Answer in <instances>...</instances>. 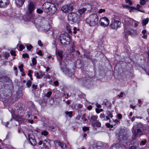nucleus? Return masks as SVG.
<instances>
[{
  "label": "nucleus",
  "mask_w": 149,
  "mask_h": 149,
  "mask_svg": "<svg viewBox=\"0 0 149 149\" xmlns=\"http://www.w3.org/2000/svg\"><path fill=\"white\" fill-rule=\"evenodd\" d=\"M16 117L17 118V119L19 121H24V117L22 116H20L19 115H17L16 116Z\"/></svg>",
  "instance_id": "obj_21"
},
{
  "label": "nucleus",
  "mask_w": 149,
  "mask_h": 149,
  "mask_svg": "<svg viewBox=\"0 0 149 149\" xmlns=\"http://www.w3.org/2000/svg\"><path fill=\"white\" fill-rule=\"evenodd\" d=\"M86 10V8H83L81 9H79L78 12H77L79 14L78 15L80 16V17L81 19V17L84 15L85 13Z\"/></svg>",
  "instance_id": "obj_14"
},
{
  "label": "nucleus",
  "mask_w": 149,
  "mask_h": 149,
  "mask_svg": "<svg viewBox=\"0 0 149 149\" xmlns=\"http://www.w3.org/2000/svg\"><path fill=\"white\" fill-rule=\"evenodd\" d=\"M52 94V92L51 91H49L46 93V96L47 97H49Z\"/></svg>",
  "instance_id": "obj_37"
},
{
  "label": "nucleus",
  "mask_w": 149,
  "mask_h": 149,
  "mask_svg": "<svg viewBox=\"0 0 149 149\" xmlns=\"http://www.w3.org/2000/svg\"><path fill=\"white\" fill-rule=\"evenodd\" d=\"M96 107L98 108H101V106L100 105V104H98V103H97L96 104Z\"/></svg>",
  "instance_id": "obj_60"
},
{
  "label": "nucleus",
  "mask_w": 149,
  "mask_h": 149,
  "mask_svg": "<svg viewBox=\"0 0 149 149\" xmlns=\"http://www.w3.org/2000/svg\"><path fill=\"white\" fill-rule=\"evenodd\" d=\"M140 126L141 128L142 125L141 124H139L134 125L133 127L132 132L134 137L136 138L139 137L143 134V131L139 128Z\"/></svg>",
  "instance_id": "obj_3"
},
{
  "label": "nucleus",
  "mask_w": 149,
  "mask_h": 149,
  "mask_svg": "<svg viewBox=\"0 0 149 149\" xmlns=\"http://www.w3.org/2000/svg\"><path fill=\"white\" fill-rule=\"evenodd\" d=\"M65 1V0H53V2L57 6L61 4Z\"/></svg>",
  "instance_id": "obj_16"
},
{
  "label": "nucleus",
  "mask_w": 149,
  "mask_h": 149,
  "mask_svg": "<svg viewBox=\"0 0 149 149\" xmlns=\"http://www.w3.org/2000/svg\"><path fill=\"white\" fill-rule=\"evenodd\" d=\"M130 149H136V147L134 146H131L130 148Z\"/></svg>",
  "instance_id": "obj_64"
},
{
  "label": "nucleus",
  "mask_w": 149,
  "mask_h": 149,
  "mask_svg": "<svg viewBox=\"0 0 149 149\" xmlns=\"http://www.w3.org/2000/svg\"><path fill=\"white\" fill-rule=\"evenodd\" d=\"M126 133L124 130H120L118 134V139L120 140H126L127 138Z\"/></svg>",
  "instance_id": "obj_10"
},
{
  "label": "nucleus",
  "mask_w": 149,
  "mask_h": 149,
  "mask_svg": "<svg viewBox=\"0 0 149 149\" xmlns=\"http://www.w3.org/2000/svg\"><path fill=\"white\" fill-rule=\"evenodd\" d=\"M22 57L24 58H25L26 57L28 58L29 57L28 54L26 53L23 54L22 55Z\"/></svg>",
  "instance_id": "obj_45"
},
{
  "label": "nucleus",
  "mask_w": 149,
  "mask_h": 149,
  "mask_svg": "<svg viewBox=\"0 0 149 149\" xmlns=\"http://www.w3.org/2000/svg\"><path fill=\"white\" fill-rule=\"evenodd\" d=\"M44 142H46V143H47V142H48V143H49V140L48 139H45L44 141Z\"/></svg>",
  "instance_id": "obj_63"
},
{
  "label": "nucleus",
  "mask_w": 149,
  "mask_h": 149,
  "mask_svg": "<svg viewBox=\"0 0 149 149\" xmlns=\"http://www.w3.org/2000/svg\"><path fill=\"white\" fill-rule=\"evenodd\" d=\"M146 142V140L145 139H144L143 140L141 141V142L140 143V144L141 145H144L145 144Z\"/></svg>",
  "instance_id": "obj_30"
},
{
  "label": "nucleus",
  "mask_w": 149,
  "mask_h": 149,
  "mask_svg": "<svg viewBox=\"0 0 149 149\" xmlns=\"http://www.w3.org/2000/svg\"><path fill=\"white\" fill-rule=\"evenodd\" d=\"M139 3L141 5H143L146 4V1H142V0H140Z\"/></svg>",
  "instance_id": "obj_40"
},
{
  "label": "nucleus",
  "mask_w": 149,
  "mask_h": 149,
  "mask_svg": "<svg viewBox=\"0 0 149 149\" xmlns=\"http://www.w3.org/2000/svg\"><path fill=\"white\" fill-rule=\"evenodd\" d=\"M85 115L84 114L82 116V117H81V118L82 119L84 120V121H87V119L86 118H85Z\"/></svg>",
  "instance_id": "obj_44"
},
{
  "label": "nucleus",
  "mask_w": 149,
  "mask_h": 149,
  "mask_svg": "<svg viewBox=\"0 0 149 149\" xmlns=\"http://www.w3.org/2000/svg\"><path fill=\"white\" fill-rule=\"evenodd\" d=\"M92 106H91V105H90V106H88V107H87V109L88 110H91L92 108Z\"/></svg>",
  "instance_id": "obj_61"
},
{
  "label": "nucleus",
  "mask_w": 149,
  "mask_h": 149,
  "mask_svg": "<svg viewBox=\"0 0 149 149\" xmlns=\"http://www.w3.org/2000/svg\"><path fill=\"white\" fill-rule=\"evenodd\" d=\"M123 6L124 8H127L128 9V8H129L130 6H128V5H123Z\"/></svg>",
  "instance_id": "obj_51"
},
{
  "label": "nucleus",
  "mask_w": 149,
  "mask_h": 149,
  "mask_svg": "<svg viewBox=\"0 0 149 149\" xmlns=\"http://www.w3.org/2000/svg\"><path fill=\"white\" fill-rule=\"evenodd\" d=\"M28 136L31 145L33 146L35 145L36 144V141L33 135L32 134H29Z\"/></svg>",
  "instance_id": "obj_11"
},
{
  "label": "nucleus",
  "mask_w": 149,
  "mask_h": 149,
  "mask_svg": "<svg viewBox=\"0 0 149 149\" xmlns=\"http://www.w3.org/2000/svg\"><path fill=\"white\" fill-rule=\"evenodd\" d=\"M15 3L19 7H21L24 4L25 0H15Z\"/></svg>",
  "instance_id": "obj_15"
},
{
  "label": "nucleus",
  "mask_w": 149,
  "mask_h": 149,
  "mask_svg": "<svg viewBox=\"0 0 149 149\" xmlns=\"http://www.w3.org/2000/svg\"><path fill=\"white\" fill-rule=\"evenodd\" d=\"M33 47L31 45H27L26 46V48L29 50H30Z\"/></svg>",
  "instance_id": "obj_38"
},
{
  "label": "nucleus",
  "mask_w": 149,
  "mask_h": 149,
  "mask_svg": "<svg viewBox=\"0 0 149 149\" xmlns=\"http://www.w3.org/2000/svg\"><path fill=\"white\" fill-rule=\"evenodd\" d=\"M134 22H135L134 23V26L135 27L137 26H138L137 22H136L132 19L125 18L124 20V24L126 28H127Z\"/></svg>",
  "instance_id": "obj_7"
},
{
  "label": "nucleus",
  "mask_w": 149,
  "mask_h": 149,
  "mask_svg": "<svg viewBox=\"0 0 149 149\" xmlns=\"http://www.w3.org/2000/svg\"><path fill=\"white\" fill-rule=\"evenodd\" d=\"M48 134V132L46 130H44L41 132V134L45 136H47Z\"/></svg>",
  "instance_id": "obj_31"
},
{
  "label": "nucleus",
  "mask_w": 149,
  "mask_h": 149,
  "mask_svg": "<svg viewBox=\"0 0 149 149\" xmlns=\"http://www.w3.org/2000/svg\"><path fill=\"white\" fill-rule=\"evenodd\" d=\"M45 29L46 30H47L49 29L50 28V25L49 24H47V25H45L44 27Z\"/></svg>",
  "instance_id": "obj_32"
},
{
  "label": "nucleus",
  "mask_w": 149,
  "mask_h": 149,
  "mask_svg": "<svg viewBox=\"0 0 149 149\" xmlns=\"http://www.w3.org/2000/svg\"><path fill=\"white\" fill-rule=\"evenodd\" d=\"M102 145V143L101 142L98 141L97 143V147H100Z\"/></svg>",
  "instance_id": "obj_49"
},
{
  "label": "nucleus",
  "mask_w": 149,
  "mask_h": 149,
  "mask_svg": "<svg viewBox=\"0 0 149 149\" xmlns=\"http://www.w3.org/2000/svg\"><path fill=\"white\" fill-rule=\"evenodd\" d=\"M74 4L71 3L63 5L61 8V10L65 13H68L74 9Z\"/></svg>",
  "instance_id": "obj_5"
},
{
  "label": "nucleus",
  "mask_w": 149,
  "mask_h": 149,
  "mask_svg": "<svg viewBox=\"0 0 149 149\" xmlns=\"http://www.w3.org/2000/svg\"><path fill=\"white\" fill-rule=\"evenodd\" d=\"M96 112L97 113H99L100 112L102 111V109H99L98 108H96L95 110Z\"/></svg>",
  "instance_id": "obj_41"
},
{
  "label": "nucleus",
  "mask_w": 149,
  "mask_h": 149,
  "mask_svg": "<svg viewBox=\"0 0 149 149\" xmlns=\"http://www.w3.org/2000/svg\"><path fill=\"white\" fill-rule=\"evenodd\" d=\"M92 125L94 127H100L101 125V124L100 122L97 121L95 122H92Z\"/></svg>",
  "instance_id": "obj_19"
},
{
  "label": "nucleus",
  "mask_w": 149,
  "mask_h": 149,
  "mask_svg": "<svg viewBox=\"0 0 149 149\" xmlns=\"http://www.w3.org/2000/svg\"><path fill=\"white\" fill-rule=\"evenodd\" d=\"M132 32L131 31H127L126 32V33H125V38L127 39V36L128 35H132Z\"/></svg>",
  "instance_id": "obj_27"
},
{
  "label": "nucleus",
  "mask_w": 149,
  "mask_h": 149,
  "mask_svg": "<svg viewBox=\"0 0 149 149\" xmlns=\"http://www.w3.org/2000/svg\"><path fill=\"white\" fill-rule=\"evenodd\" d=\"M65 114L68 115L71 118L72 116V111H67L65 113Z\"/></svg>",
  "instance_id": "obj_24"
},
{
  "label": "nucleus",
  "mask_w": 149,
  "mask_h": 149,
  "mask_svg": "<svg viewBox=\"0 0 149 149\" xmlns=\"http://www.w3.org/2000/svg\"><path fill=\"white\" fill-rule=\"evenodd\" d=\"M36 11L38 13L40 14L42 13L43 10L40 8H38L37 9Z\"/></svg>",
  "instance_id": "obj_35"
},
{
  "label": "nucleus",
  "mask_w": 149,
  "mask_h": 149,
  "mask_svg": "<svg viewBox=\"0 0 149 149\" xmlns=\"http://www.w3.org/2000/svg\"><path fill=\"white\" fill-rule=\"evenodd\" d=\"M37 54L40 56L42 55V51L40 50H39L38 52H37Z\"/></svg>",
  "instance_id": "obj_53"
},
{
  "label": "nucleus",
  "mask_w": 149,
  "mask_h": 149,
  "mask_svg": "<svg viewBox=\"0 0 149 149\" xmlns=\"http://www.w3.org/2000/svg\"><path fill=\"white\" fill-rule=\"evenodd\" d=\"M41 41L40 40H38V44L40 46H42V44L41 43Z\"/></svg>",
  "instance_id": "obj_56"
},
{
  "label": "nucleus",
  "mask_w": 149,
  "mask_h": 149,
  "mask_svg": "<svg viewBox=\"0 0 149 149\" xmlns=\"http://www.w3.org/2000/svg\"><path fill=\"white\" fill-rule=\"evenodd\" d=\"M103 104L105 105V106H108V105L109 106V107H111V104L109 102L107 101V102H105L104 101L103 102Z\"/></svg>",
  "instance_id": "obj_25"
},
{
  "label": "nucleus",
  "mask_w": 149,
  "mask_h": 149,
  "mask_svg": "<svg viewBox=\"0 0 149 149\" xmlns=\"http://www.w3.org/2000/svg\"><path fill=\"white\" fill-rule=\"evenodd\" d=\"M73 33L74 34H75L76 33V30H77V29L76 27H74L73 28Z\"/></svg>",
  "instance_id": "obj_59"
},
{
  "label": "nucleus",
  "mask_w": 149,
  "mask_h": 149,
  "mask_svg": "<svg viewBox=\"0 0 149 149\" xmlns=\"http://www.w3.org/2000/svg\"><path fill=\"white\" fill-rule=\"evenodd\" d=\"M128 9L130 12H131L132 11L134 12L136 10V8L134 7L130 6Z\"/></svg>",
  "instance_id": "obj_22"
},
{
  "label": "nucleus",
  "mask_w": 149,
  "mask_h": 149,
  "mask_svg": "<svg viewBox=\"0 0 149 149\" xmlns=\"http://www.w3.org/2000/svg\"><path fill=\"white\" fill-rule=\"evenodd\" d=\"M19 48L20 51H22L23 49L25 48V47L22 45H20L19 46Z\"/></svg>",
  "instance_id": "obj_39"
},
{
  "label": "nucleus",
  "mask_w": 149,
  "mask_h": 149,
  "mask_svg": "<svg viewBox=\"0 0 149 149\" xmlns=\"http://www.w3.org/2000/svg\"><path fill=\"white\" fill-rule=\"evenodd\" d=\"M121 22L118 20H114L110 25L111 28L114 29H117L120 27Z\"/></svg>",
  "instance_id": "obj_9"
},
{
  "label": "nucleus",
  "mask_w": 149,
  "mask_h": 149,
  "mask_svg": "<svg viewBox=\"0 0 149 149\" xmlns=\"http://www.w3.org/2000/svg\"><path fill=\"white\" fill-rule=\"evenodd\" d=\"M58 59L59 61L61 62L63 58V51L61 50L56 51Z\"/></svg>",
  "instance_id": "obj_13"
},
{
  "label": "nucleus",
  "mask_w": 149,
  "mask_h": 149,
  "mask_svg": "<svg viewBox=\"0 0 149 149\" xmlns=\"http://www.w3.org/2000/svg\"><path fill=\"white\" fill-rule=\"evenodd\" d=\"M57 143H58V145L60 146L62 149H65L66 148V145L60 141H57Z\"/></svg>",
  "instance_id": "obj_18"
},
{
  "label": "nucleus",
  "mask_w": 149,
  "mask_h": 149,
  "mask_svg": "<svg viewBox=\"0 0 149 149\" xmlns=\"http://www.w3.org/2000/svg\"><path fill=\"white\" fill-rule=\"evenodd\" d=\"M149 21V19L148 18H146L142 21V25L146 26L148 23Z\"/></svg>",
  "instance_id": "obj_20"
},
{
  "label": "nucleus",
  "mask_w": 149,
  "mask_h": 149,
  "mask_svg": "<svg viewBox=\"0 0 149 149\" xmlns=\"http://www.w3.org/2000/svg\"><path fill=\"white\" fill-rule=\"evenodd\" d=\"M10 53L12 55H13L14 56H15L16 55V54H15V51L11 50L10 52Z\"/></svg>",
  "instance_id": "obj_42"
},
{
  "label": "nucleus",
  "mask_w": 149,
  "mask_h": 149,
  "mask_svg": "<svg viewBox=\"0 0 149 149\" xmlns=\"http://www.w3.org/2000/svg\"><path fill=\"white\" fill-rule=\"evenodd\" d=\"M37 85L33 84L32 85V88L33 90H36L37 89Z\"/></svg>",
  "instance_id": "obj_43"
},
{
  "label": "nucleus",
  "mask_w": 149,
  "mask_h": 149,
  "mask_svg": "<svg viewBox=\"0 0 149 149\" xmlns=\"http://www.w3.org/2000/svg\"><path fill=\"white\" fill-rule=\"evenodd\" d=\"M86 22L90 26H94L97 25L98 23V17L95 14H92L86 19Z\"/></svg>",
  "instance_id": "obj_2"
},
{
  "label": "nucleus",
  "mask_w": 149,
  "mask_h": 149,
  "mask_svg": "<svg viewBox=\"0 0 149 149\" xmlns=\"http://www.w3.org/2000/svg\"><path fill=\"white\" fill-rule=\"evenodd\" d=\"M77 13L71 12L69 13L68 16V20L75 22H79L81 19Z\"/></svg>",
  "instance_id": "obj_4"
},
{
  "label": "nucleus",
  "mask_w": 149,
  "mask_h": 149,
  "mask_svg": "<svg viewBox=\"0 0 149 149\" xmlns=\"http://www.w3.org/2000/svg\"><path fill=\"white\" fill-rule=\"evenodd\" d=\"M31 84L32 81H31L29 80L27 81L26 84L27 87L29 88L31 86Z\"/></svg>",
  "instance_id": "obj_29"
},
{
  "label": "nucleus",
  "mask_w": 149,
  "mask_h": 149,
  "mask_svg": "<svg viewBox=\"0 0 149 149\" xmlns=\"http://www.w3.org/2000/svg\"><path fill=\"white\" fill-rule=\"evenodd\" d=\"M36 77L39 79L40 78V76L39 75V74L38 72H37L36 74Z\"/></svg>",
  "instance_id": "obj_50"
},
{
  "label": "nucleus",
  "mask_w": 149,
  "mask_h": 149,
  "mask_svg": "<svg viewBox=\"0 0 149 149\" xmlns=\"http://www.w3.org/2000/svg\"><path fill=\"white\" fill-rule=\"evenodd\" d=\"M32 61V64L33 66H34L36 65L37 64L36 60L35 58H33Z\"/></svg>",
  "instance_id": "obj_28"
},
{
  "label": "nucleus",
  "mask_w": 149,
  "mask_h": 149,
  "mask_svg": "<svg viewBox=\"0 0 149 149\" xmlns=\"http://www.w3.org/2000/svg\"><path fill=\"white\" fill-rule=\"evenodd\" d=\"M50 129L51 130L53 131H55L56 130V127H54L53 126H51L50 127Z\"/></svg>",
  "instance_id": "obj_36"
},
{
  "label": "nucleus",
  "mask_w": 149,
  "mask_h": 149,
  "mask_svg": "<svg viewBox=\"0 0 149 149\" xmlns=\"http://www.w3.org/2000/svg\"><path fill=\"white\" fill-rule=\"evenodd\" d=\"M89 127H85L83 128V130L85 132L87 130H89Z\"/></svg>",
  "instance_id": "obj_47"
},
{
  "label": "nucleus",
  "mask_w": 149,
  "mask_h": 149,
  "mask_svg": "<svg viewBox=\"0 0 149 149\" xmlns=\"http://www.w3.org/2000/svg\"><path fill=\"white\" fill-rule=\"evenodd\" d=\"M67 30L69 33H72V31H71V29L69 27H67Z\"/></svg>",
  "instance_id": "obj_55"
},
{
  "label": "nucleus",
  "mask_w": 149,
  "mask_h": 149,
  "mask_svg": "<svg viewBox=\"0 0 149 149\" xmlns=\"http://www.w3.org/2000/svg\"><path fill=\"white\" fill-rule=\"evenodd\" d=\"M54 83L55 86H58V81H55L54 82Z\"/></svg>",
  "instance_id": "obj_57"
},
{
  "label": "nucleus",
  "mask_w": 149,
  "mask_h": 149,
  "mask_svg": "<svg viewBox=\"0 0 149 149\" xmlns=\"http://www.w3.org/2000/svg\"><path fill=\"white\" fill-rule=\"evenodd\" d=\"M31 70H30L29 71V72L28 73V75L29 76H30V77H32L31 75Z\"/></svg>",
  "instance_id": "obj_54"
},
{
  "label": "nucleus",
  "mask_w": 149,
  "mask_h": 149,
  "mask_svg": "<svg viewBox=\"0 0 149 149\" xmlns=\"http://www.w3.org/2000/svg\"><path fill=\"white\" fill-rule=\"evenodd\" d=\"M106 126L108 127H111L112 128L113 127V126L112 125H111L109 123H106Z\"/></svg>",
  "instance_id": "obj_48"
},
{
  "label": "nucleus",
  "mask_w": 149,
  "mask_h": 149,
  "mask_svg": "<svg viewBox=\"0 0 149 149\" xmlns=\"http://www.w3.org/2000/svg\"><path fill=\"white\" fill-rule=\"evenodd\" d=\"M110 23V21L108 18L106 17H103V27H105L108 26Z\"/></svg>",
  "instance_id": "obj_12"
},
{
  "label": "nucleus",
  "mask_w": 149,
  "mask_h": 149,
  "mask_svg": "<svg viewBox=\"0 0 149 149\" xmlns=\"http://www.w3.org/2000/svg\"><path fill=\"white\" fill-rule=\"evenodd\" d=\"M97 116H93L91 117V120L93 122H94L97 119Z\"/></svg>",
  "instance_id": "obj_23"
},
{
  "label": "nucleus",
  "mask_w": 149,
  "mask_h": 149,
  "mask_svg": "<svg viewBox=\"0 0 149 149\" xmlns=\"http://www.w3.org/2000/svg\"><path fill=\"white\" fill-rule=\"evenodd\" d=\"M35 8V4L32 1H30L28 4L27 12L28 13L31 14Z\"/></svg>",
  "instance_id": "obj_8"
},
{
  "label": "nucleus",
  "mask_w": 149,
  "mask_h": 149,
  "mask_svg": "<svg viewBox=\"0 0 149 149\" xmlns=\"http://www.w3.org/2000/svg\"><path fill=\"white\" fill-rule=\"evenodd\" d=\"M117 116L119 119H121L122 118V116L121 114L120 113H118V114Z\"/></svg>",
  "instance_id": "obj_52"
},
{
  "label": "nucleus",
  "mask_w": 149,
  "mask_h": 149,
  "mask_svg": "<svg viewBox=\"0 0 149 149\" xmlns=\"http://www.w3.org/2000/svg\"><path fill=\"white\" fill-rule=\"evenodd\" d=\"M141 7V6L139 4H137L136 5V10H137L139 11L144 12L143 11H142L141 10H140L139 9Z\"/></svg>",
  "instance_id": "obj_26"
},
{
  "label": "nucleus",
  "mask_w": 149,
  "mask_h": 149,
  "mask_svg": "<svg viewBox=\"0 0 149 149\" xmlns=\"http://www.w3.org/2000/svg\"><path fill=\"white\" fill-rule=\"evenodd\" d=\"M85 5L88 6V7L89 8H91V1H89L88 2H86L85 3Z\"/></svg>",
  "instance_id": "obj_34"
},
{
  "label": "nucleus",
  "mask_w": 149,
  "mask_h": 149,
  "mask_svg": "<svg viewBox=\"0 0 149 149\" xmlns=\"http://www.w3.org/2000/svg\"><path fill=\"white\" fill-rule=\"evenodd\" d=\"M23 64H21L19 67L20 71L22 72H23V71L24 70V69H23Z\"/></svg>",
  "instance_id": "obj_33"
},
{
  "label": "nucleus",
  "mask_w": 149,
  "mask_h": 149,
  "mask_svg": "<svg viewBox=\"0 0 149 149\" xmlns=\"http://www.w3.org/2000/svg\"><path fill=\"white\" fill-rule=\"evenodd\" d=\"M108 116L109 117L112 118L113 117V116L112 114L111 113H109L108 115Z\"/></svg>",
  "instance_id": "obj_62"
},
{
  "label": "nucleus",
  "mask_w": 149,
  "mask_h": 149,
  "mask_svg": "<svg viewBox=\"0 0 149 149\" xmlns=\"http://www.w3.org/2000/svg\"><path fill=\"white\" fill-rule=\"evenodd\" d=\"M42 9L47 15H50L54 14L57 10L56 5L52 2L45 3L42 5Z\"/></svg>",
  "instance_id": "obj_1"
},
{
  "label": "nucleus",
  "mask_w": 149,
  "mask_h": 149,
  "mask_svg": "<svg viewBox=\"0 0 149 149\" xmlns=\"http://www.w3.org/2000/svg\"><path fill=\"white\" fill-rule=\"evenodd\" d=\"M70 40L69 35L67 33L62 34L60 35V41L62 44L64 45L65 43L67 44V42L69 43Z\"/></svg>",
  "instance_id": "obj_6"
},
{
  "label": "nucleus",
  "mask_w": 149,
  "mask_h": 149,
  "mask_svg": "<svg viewBox=\"0 0 149 149\" xmlns=\"http://www.w3.org/2000/svg\"><path fill=\"white\" fill-rule=\"evenodd\" d=\"M123 93L122 92H121L120 95H118V96L119 97H123Z\"/></svg>",
  "instance_id": "obj_58"
},
{
  "label": "nucleus",
  "mask_w": 149,
  "mask_h": 149,
  "mask_svg": "<svg viewBox=\"0 0 149 149\" xmlns=\"http://www.w3.org/2000/svg\"><path fill=\"white\" fill-rule=\"evenodd\" d=\"M9 3V2H0V8L6 7Z\"/></svg>",
  "instance_id": "obj_17"
},
{
  "label": "nucleus",
  "mask_w": 149,
  "mask_h": 149,
  "mask_svg": "<svg viewBox=\"0 0 149 149\" xmlns=\"http://www.w3.org/2000/svg\"><path fill=\"white\" fill-rule=\"evenodd\" d=\"M125 1L126 3H128L130 5H131L132 4V3L130 1V0H126Z\"/></svg>",
  "instance_id": "obj_46"
}]
</instances>
